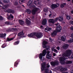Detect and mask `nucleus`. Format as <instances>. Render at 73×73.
Returning a JSON list of instances; mask_svg holds the SVG:
<instances>
[{
    "label": "nucleus",
    "mask_w": 73,
    "mask_h": 73,
    "mask_svg": "<svg viewBox=\"0 0 73 73\" xmlns=\"http://www.w3.org/2000/svg\"><path fill=\"white\" fill-rule=\"evenodd\" d=\"M48 44V42L47 41H43V43L42 44L43 48H46V50L44 49L42 51V54L43 55V56H45L46 55V53H47L46 50H48L50 48V46H49L46 45H47Z\"/></svg>",
    "instance_id": "nucleus-1"
},
{
    "label": "nucleus",
    "mask_w": 73,
    "mask_h": 73,
    "mask_svg": "<svg viewBox=\"0 0 73 73\" xmlns=\"http://www.w3.org/2000/svg\"><path fill=\"white\" fill-rule=\"evenodd\" d=\"M46 68V62H44L42 63V66L41 67V71L42 72H43L44 70H45V73H48V69H45Z\"/></svg>",
    "instance_id": "nucleus-2"
},
{
    "label": "nucleus",
    "mask_w": 73,
    "mask_h": 73,
    "mask_svg": "<svg viewBox=\"0 0 73 73\" xmlns=\"http://www.w3.org/2000/svg\"><path fill=\"white\" fill-rule=\"evenodd\" d=\"M65 60H66L65 58H63L62 57H59V60L60 64L62 65H64L65 64V62H64Z\"/></svg>",
    "instance_id": "nucleus-3"
},
{
    "label": "nucleus",
    "mask_w": 73,
    "mask_h": 73,
    "mask_svg": "<svg viewBox=\"0 0 73 73\" xmlns=\"http://www.w3.org/2000/svg\"><path fill=\"white\" fill-rule=\"evenodd\" d=\"M36 35V33H33L30 34H29L27 35V36L29 37H31L32 38H35Z\"/></svg>",
    "instance_id": "nucleus-4"
},
{
    "label": "nucleus",
    "mask_w": 73,
    "mask_h": 73,
    "mask_svg": "<svg viewBox=\"0 0 73 73\" xmlns=\"http://www.w3.org/2000/svg\"><path fill=\"white\" fill-rule=\"evenodd\" d=\"M56 29L57 32H60L62 30V27L60 25H58L56 27Z\"/></svg>",
    "instance_id": "nucleus-5"
},
{
    "label": "nucleus",
    "mask_w": 73,
    "mask_h": 73,
    "mask_svg": "<svg viewBox=\"0 0 73 73\" xmlns=\"http://www.w3.org/2000/svg\"><path fill=\"white\" fill-rule=\"evenodd\" d=\"M38 11V8H34L31 11V13L33 15H35L36 14V13Z\"/></svg>",
    "instance_id": "nucleus-6"
},
{
    "label": "nucleus",
    "mask_w": 73,
    "mask_h": 73,
    "mask_svg": "<svg viewBox=\"0 0 73 73\" xmlns=\"http://www.w3.org/2000/svg\"><path fill=\"white\" fill-rule=\"evenodd\" d=\"M35 36L38 38H40L42 37V34L41 33H36Z\"/></svg>",
    "instance_id": "nucleus-7"
},
{
    "label": "nucleus",
    "mask_w": 73,
    "mask_h": 73,
    "mask_svg": "<svg viewBox=\"0 0 73 73\" xmlns=\"http://www.w3.org/2000/svg\"><path fill=\"white\" fill-rule=\"evenodd\" d=\"M58 7L57 5L56 4H52L51 6V8L52 9H54L55 8H57Z\"/></svg>",
    "instance_id": "nucleus-8"
},
{
    "label": "nucleus",
    "mask_w": 73,
    "mask_h": 73,
    "mask_svg": "<svg viewBox=\"0 0 73 73\" xmlns=\"http://www.w3.org/2000/svg\"><path fill=\"white\" fill-rule=\"evenodd\" d=\"M14 18V17L12 15V14H10L7 17V19L8 20H11V19Z\"/></svg>",
    "instance_id": "nucleus-9"
},
{
    "label": "nucleus",
    "mask_w": 73,
    "mask_h": 73,
    "mask_svg": "<svg viewBox=\"0 0 73 73\" xmlns=\"http://www.w3.org/2000/svg\"><path fill=\"white\" fill-rule=\"evenodd\" d=\"M24 35V32L23 31H21L18 34V36L21 37L20 38H21V37H22V36Z\"/></svg>",
    "instance_id": "nucleus-10"
},
{
    "label": "nucleus",
    "mask_w": 73,
    "mask_h": 73,
    "mask_svg": "<svg viewBox=\"0 0 73 73\" xmlns=\"http://www.w3.org/2000/svg\"><path fill=\"white\" fill-rule=\"evenodd\" d=\"M6 11L7 12H8V13H15V12L14 10L11 9H9L6 10Z\"/></svg>",
    "instance_id": "nucleus-11"
},
{
    "label": "nucleus",
    "mask_w": 73,
    "mask_h": 73,
    "mask_svg": "<svg viewBox=\"0 0 73 73\" xmlns=\"http://www.w3.org/2000/svg\"><path fill=\"white\" fill-rule=\"evenodd\" d=\"M57 31H54L51 34V36H52V37H55V36L56 35V34H57Z\"/></svg>",
    "instance_id": "nucleus-12"
},
{
    "label": "nucleus",
    "mask_w": 73,
    "mask_h": 73,
    "mask_svg": "<svg viewBox=\"0 0 73 73\" xmlns=\"http://www.w3.org/2000/svg\"><path fill=\"white\" fill-rule=\"evenodd\" d=\"M18 21L21 25H23L24 24V21L22 20L19 19V20Z\"/></svg>",
    "instance_id": "nucleus-13"
},
{
    "label": "nucleus",
    "mask_w": 73,
    "mask_h": 73,
    "mask_svg": "<svg viewBox=\"0 0 73 73\" xmlns=\"http://www.w3.org/2000/svg\"><path fill=\"white\" fill-rule=\"evenodd\" d=\"M72 51L70 50H68L66 51V53L67 54L68 56H70L72 54Z\"/></svg>",
    "instance_id": "nucleus-14"
},
{
    "label": "nucleus",
    "mask_w": 73,
    "mask_h": 73,
    "mask_svg": "<svg viewBox=\"0 0 73 73\" xmlns=\"http://www.w3.org/2000/svg\"><path fill=\"white\" fill-rule=\"evenodd\" d=\"M69 46V44H65L63 45L62 48L64 49H66Z\"/></svg>",
    "instance_id": "nucleus-15"
},
{
    "label": "nucleus",
    "mask_w": 73,
    "mask_h": 73,
    "mask_svg": "<svg viewBox=\"0 0 73 73\" xmlns=\"http://www.w3.org/2000/svg\"><path fill=\"white\" fill-rule=\"evenodd\" d=\"M47 20L46 19H43L42 22V25H45L46 24Z\"/></svg>",
    "instance_id": "nucleus-16"
},
{
    "label": "nucleus",
    "mask_w": 73,
    "mask_h": 73,
    "mask_svg": "<svg viewBox=\"0 0 73 73\" xmlns=\"http://www.w3.org/2000/svg\"><path fill=\"white\" fill-rule=\"evenodd\" d=\"M20 62V60H18L17 61L15 62L14 63V66L17 67V65L19 64V62Z\"/></svg>",
    "instance_id": "nucleus-17"
},
{
    "label": "nucleus",
    "mask_w": 73,
    "mask_h": 73,
    "mask_svg": "<svg viewBox=\"0 0 73 73\" xmlns=\"http://www.w3.org/2000/svg\"><path fill=\"white\" fill-rule=\"evenodd\" d=\"M52 30V29L50 28H49L48 27H46V28L45 29V31L47 32L50 31H51Z\"/></svg>",
    "instance_id": "nucleus-18"
},
{
    "label": "nucleus",
    "mask_w": 73,
    "mask_h": 73,
    "mask_svg": "<svg viewBox=\"0 0 73 73\" xmlns=\"http://www.w3.org/2000/svg\"><path fill=\"white\" fill-rule=\"evenodd\" d=\"M26 23L28 25H30L31 24V21L28 20V19L26 20Z\"/></svg>",
    "instance_id": "nucleus-19"
},
{
    "label": "nucleus",
    "mask_w": 73,
    "mask_h": 73,
    "mask_svg": "<svg viewBox=\"0 0 73 73\" xmlns=\"http://www.w3.org/2000/svg\"><path fill=\"white\" fill-rule=\"evenodd\" d=\"M6 35H7V34L5 33L4 34H0V37L1 38H4V37H5Z\"/></svg>",
    "instance_id": "nucleus-20"
},
{
    "label": "nucleus",
    "mask_w": 73,
    "mask_h": 73,
    "mask_svg": "<svg viewBox=\"0 0 73 73\" xmlns=\"http://www.w3.org/2000/svg\"><path fill=\"white\" fill-rule=\"evenodd\" d=\"M62 56H63V57H63V58H65V57H68L69 56V55H68L67 54L64 53L63 54H62Z\"/></svg>",
    "instance_id": "nucleus-21"
},
{
    "label": "nucleus",
    "mask_w": 73,
    "mask_h": 73,
    "mask_svg": "<svg viewBox=\"0 0 73 73\" xmlns=\"http://www.w3.org/2000/svg\"><path fill=\"white\" fill-rule=\"evenodd\" d=\"M67 68H62L60 69V70L61 72H65V71H66L67 70Z\"/></svg>",
    "instance_id": "nucleus-22"
},
{
    "label": "nucleus",
    "mask_w": 73,
    "mask_h": 73,
    "mask_svg": "<svg viewBox=\"0 0 73 73\" xmlns=\"http://www.w3.org/2000/svg\"><path fill=\"white\" fill-rule=\"evenodd\" d=\"M49 22L50 23L54 24V20L53 19H51L49 20Z\"/></svg>",
    "instance_id": "nucleus-23"
},
{
    "label": "nucleus",
    "mask_w": 73,
    "mask_h": 73,
    "mask_svg": "<svg viewBox=\"0 0 73 73\" xmlns=\"http://www.w3.org/2000/svg\"><path fill=\"white\" fill-rule=\"evenodd\" d=\"M42 56H44L42 54V53H41L39 54V58H40V60H42Z\"/></svg>",
    "instance_id": "nucleus-24"
},
{
    "label": "nucleus",
    "mask_w": 73,
    "mask_h": 73,
    "mask_svg": "<svg viewBox=\"0 0 73 73\" xmlns=\"http://www.w3.org/2000/svg\"><path fill=\"white\" fill-rule=\"evenodd\" d=\"M66 4V3H63V4H60V7L61 8H64V7H65L64 5H65Z\"/></svg>",
    "instance_id": "nucleus-25"
},
{
    "label": "nucleus",
    "mask_w": 73,
    "mask_h": 73,
    "mask_svg": "<svg viewBox=\"0 0 73 73\" xmlns=\"http://www.w3.org/2000/svg\"><path fill=\"white\" fill-rule=\"evenodd\" d=\"M58 19L60 20V21H62L63 20V18L62 16H60L58 18Z\"/></svg>",
    "instance_id": "nucleus-26"
},
{
    "label": "nucleus",
    "mask_w": 73,
    "mask_h": 73,
    "mask_svg": "<svg viewBox=\"0 0 73 73\" xmlns=\"http://www.w3.org/2000/svg\"><path fill=\"white\" fill-rule=\"evenodd\" d=\"M66 64H72V61L68 60L66 62Z\"/></svg>",
    "instance_id": "nucleus-27"
},
{
    "label": "nucleus",
    "mask_w": 73,
    "mask_h": 73,
    "mask_svg": "<svg viewBox=\"0 0 73 73\" xmlns=\"http://www.w3.org/2000/svg\"><path fill=\"white\" fill-rule=\"evenodd\" d=\"M6 46H7V43H5L2 45L1 47L2 48H4Z\"/></svg>",
    "instance_id": "nucleus-28"
},
{
    "label": "nucleus",
    "mask_w": 73,
    "mask_h": 73,
    "mask_svg": "<svg viewBox=\"0 0 73 73\" xmlns=\"http://www.w3.org/2000/svg\"><path fill=\"white\" fill-rule=\"evenodd\" d=\"M46 56L47 58H48V59H49V58L51 57V56L50 55V54H47Z\"/></svg>",
    "instance_id": "nucleus-29"
},
{
    "label": "nucleus",
    "mask_w": 73,
    "mask_h": 73,
    "mask_svg": "<svg viewBox=\"0 0 73 73\" xmlns=\"http://www.w3.org/2000/svg\"><path fill=\"white\" fill-rule=\"evenodd\" d=\"M27 12L29 14H31V11L29 9H27L26 10Z\"/></svg>",
    "instance_id": "nucleus-30"
},
{
    "label": "nucleus",
    "mask_w": 73,
    "mask_h": 73,
    "mask_svg": "<svg viewBox=\"0 0 73 73\" xmlns=\"http://www.w3.org/2000/svg\"><path fill=\"white\" fill-rule=\"evenodd\" d=\"M65 36H62L61 37V40L62 41H65Z\"/></svg>",
    "instance_id": "nucleus-31"
},
{
    "label": "nucleus",
    "mask_w": 73,
    "mask_h": 73,
    "mask_svg": "<svg viewBox=\"0 0 73 73\" xmlns=\"http://www.w3.org/2000/svg\"><path fill=\"white\" fill-rule=\"evenodd\" d=\"M13 40V38H10L8 37L7 38V41H12V40Z\"/></svg>",
    "instance_id": "nucleus-32"
},
{
    "label": "nucleus",
    "mask_w": 73,
    "mask_h": 73,
    "mask_svg": "<svg viewBox=\"0 0 73 73\" xmlns=\"http://www.w3.org/2000/svg\"><path fill=\"white\" fill-rule=\"evenodd\" d=\"M19 42H20V41H19V40H18L16 42H15L14 43V45H18V44H19Z\"/></svg>",
    "instance_id": "nucleus-33"
},
{
    "label": "nucleus",
    "mask_w": 73,
    "mask_h": 73,
    "mask_svg": "<svg viewBox=\"0 0 73 73\" xmlns=\"http://www.w3.org/2000/svg\"><path fill=\"white\" fill-rule=\"evenodd\" d=\"M33 3V0H30L29 1V5L32 4Z\"/></svg>",
    "instance_id": "nucleus-34"
},
{
    "label": "nucleus",
    "mask_w": 73,
    "mask_h": 73,
    "mask_svg": "<svg viewBox=\"0 0 73 73\" xmlns=\"http://www.w3.org/2000/svg\"><path fill=\"white\" fill-rule=\"evenodd\" d=\"M3 1L5 3H8L9 2V1L8 0H3Z\"/></svg>",
    "instance_id": "nucleus-35"
},
{
    "label": "nucleus",
    "mask_w": 73,
    "mask_h": 73,
    "mask_svg": "<svg viewBox=\"0 0 73 73\" xmlns=\"http://www.w3.org/2000/svg\"><path fill=\"white\" fill-rule=\"evenodd\" d=\"M6 31L7 32H12V28L9 29H7L6 30Z\"/></svg>",
    "instance_id": "nucleus-36"
},
{
    "label": "nucleus",
    "mask_w": 73,
    "mask_h": 73,
    "mask_svg": "<svg viewBox=\"0 0 73 73\" xmlns=\"http://www.w3.org/2000/svg\"><path fill=\"white\" fill-rule=\"evenodd\" d=\"M66 19L68 20H70V17L68 15H67L66 16Z\"/></svg>",
    "instance_id": "nucleus-37"
},
{
    "label": "nucleus",
    "mask_w": 73,
    "mask_h": 73,
    "mask_svg": "<svg viewBox=\"0 0 73 73\" xmlns=\"http://www.w3.org/2000/svg\"><path fill=\"white\" fill-rule=\"evenodd\" d=\"M50 64L52 66H55V62H51Z\"/></svg>",
    "instance_id": "nucleus-38"
},
{
    "label": "nucleus",
    "mask_w": 73,
    "mask_h": 73,
    "mask_svg": "<svg viewBox=\"0 0 73 73\" xmlns=\"http://www.w3.org/2000/svg\"><path fill=\"white\" fill-rule=\"evenodd\" d=\"M5 24H6V25H9L10 24V22L9 21H7L5 22Z\"/></svg>",
    "instance_id": "nucleus-39"
},
{
    "label": "nucleus",
    "mask_w": 73,
    "mask_h": 73,
    "mask_svg": "<svg viewBox=\"0 0 73 73\" xmlns=\"http://www.w3.org/2000/svg\"><path fill=\"white\" fill-rule=\"evenodd\" d=\"M11 29L12 30V32L13 31H17V28H11Z\"/></svg>",
    "instance_id": "nucleus-40"
},
{
    "label": "nucleus",
    "mask_w": 73,
    "mask_h": 73,
    "mask_svg": "<svg viewBox=\"0 0 73 73\" xmlns=\"http://www.w3.org/2000/svg\"><path fill=\"white\" fill-rule=\"evenodd\" d=\"M68 42L71 43L72 42L73 40L72 39H71L68 40Z\"/></svg>",
    "instance_id": "nucleus-41"
},
{
    "label": "nucleus",
    "mask_w": 73,
    "mask_h": 73,
    "mask_svg": "<svg viewBox=\"0 0 73 73\" xmlns=\"http://www.w3.org/2000/svg\"><path fill=\"white\" fill-rule=\"evenodd\" d=\"M54 52L56 53H58V51H57V50H56V49H54Z\"/></svg>",
    "instance_id": "nucleus-42"
},
{
    "label": "nucleus",
    "mask_w": 73,
    "mask_h": 73,
    "mask_svg": "<svg viewBox=\"0 0 73 73\" xmlns=\"http://www.w3.org/2000/svg\"><path fill=\"white\" fill-rule=\"evenodd\" d=\"M14 4L15 5H18V2L16 1L14 3Z\"/></svg>",
    "instance_id": "nucleus-43"
},
{
    "label": "nucleus",
    "mask_w": 73,
    "mask_h": 73,
    "mask_svg": "<svg viewBox=\"0 0 73 73\" xmlns=\"http://www.w3.org/2000/svg\"><path fill=\"white\" fill-rule=\"evenodd\" d=\"M25 1V0H19V3L20 4H21V3H23V2H24V1Z\"/></svg>",
    "instance_id": "nucleus-44"
},
{
    "label": "nucleus",
    "mask_w": 73,
    "mask_h": 73,
    "mask_svg": "<svg viewBox=\"0 0 73 73\" xmlns=\"http://www.w3.org/2000/svg\"><path fill=\"white\" fill-rule=\"evenodd\" d=\"M3 17L0 15V20H3Z\"/></svg>",
    "instance_id": "nucleus-45"
},
{
    "label": "nucleus",
    "mask_w": 73,
    "mask_h": 73,
    "mask_svg": "<svg viewBox=\"0 0 73 73\" xmlns=\"http://www.w3.org/2000/svg\"><path fill=\"white\" fill-rule=\"evenodd\" d=\"M49 40L50 42H53V39L51 38H49Z\"/></svg>",
    "instance_id": "nucleus-46"
},
{
    "label": "nucleus",
    "mask_w": 73,
    "mask_h": 73,
    "mask_svg": "<svg viewBox=\"0 0 73 73\" xmlns=\"http://www.w3.org/2000/svg\"><path fill=\"white\" fill-rule=\"evenodd\" d=\"M60 47L59 46H58L56 48V49L58 50H60Z\"/></svg>",
    "instance_id": "nucleus-47"
},
{
    "label": "nucleus",
    "mask_w": 73,
    "mask_h": 73,
    "mask_svg": "<svg viewBox=\"0 0 73 73\" xmlns=\"http://www.w3.org/2000/svg\"><path fill=\"white\" fill-rule=\"evenodd\" d=\"M48 9L47 8L44 9V12H47V11H48Z\"/></svg>",
    "instance_id": "nucleus-48"
},
{
    "label": "nucleus",
    "mask_w": 73,
    "mask_h": 73,
    "mask_svg": "<svg viewBox=\"0 0 73 73\" xmlns=\"http://www.w3.org/2000/svg\"><path fill=\"white\" fill-rule=\"evenodd\" d=\"M55 65H58V63L57 62H55Z\"/></svg>",
    "instance_id": "nucleus-49"
},
{
    "label": "nucleus",
    "mask_w": 73,
    "mask_h": 73,
    "mask_svg": "<svg viewBox=\"0 0 73 73\" xmlns=\"http://www.w3.org/2000/svg\"><path fill=\"white\" fill-rule=\"evenodd\" d=\"M70 24H72V25H73V21H71L70 22Z\"/></svg>",
    "instance_id": "nucleus-50"
},
{
    "label": "nucleus",
    "mask_w": 73,
    "mask_h": 73,
    "mask_svg": "<svg viewBox=\"0 0 73 73\" xmlns=\"http://www.w3.org/2000/svg\"><path fill=\"white\" fill-rule=\"evenodd\" d=\"M58 20V18H56L55 20H54V22H56V21H57Z\"/></svg>",
    "instance_id": "nucleus-51"
},
{
    "label": "nucleus",
    "mask_w": 73,
    "mask_h": 73,
    "mask_svg": "<svg viewBox=\"0 0 73 73\" xmlns=\"http://www.w3.org/2000/svg\"><path fill=\"white\" fill-rule=\"evenodd\" d=\"M3 7H5V8H8V6L5 5L3 6Z\"/></svg>",
    "instance_id": "nucleus-52"
},
{
    "label": "nucleus",
    "mask_w": 73,
    "mask_h": 73,
    "mask_svg": "<svg viewBox=\"0 0 73 73\" xmlns=\"http://www.w3.org/2000/svg\"><path fill=\"white\" fill-rule=\"evenodd\" d=\"M0 5H3V3H2L1 2H0V7H1Z\"/></svg>",
    "instance_id": "nucleus-53"
},
{
    "label": "nucleus",
    "mask_w": 73,
    "mask_h": 73,
    "mask_svg": "<svg viewBox=\"0 0 73 73\" xmlns=\"http://www.w3.org/2000/svg\"><path fill=\"white\" fill-rule=\"evenodd\" d=\"M70 58L72 59H73V54L71 56Z\"/></svg>",
    "instance_id": "nucleus-54"
},
{
    "label": "nucleus",
    "mask_w": 73,
    "mask_h": 73,
    "mask_svg": "<svg viewBox=\"0 0 73 73\" xmlns=\"http://www.w3.org/2000/svg\"><path fill=\"white\" fill-rule=\"evenodd\" d=\"M71 37L73 38V33L71 34Z\"/></svg>",
    "instance_id": "nucleus-55"
},
{
    "label": "nucleus",
    "mask_w": 73,
    "mask_h": 73,
    "mask_svg": "<svg viewBox=\"0 0 73 73\" xmlns=\"http://www.w3.org/2000/svg\"><path fill=\"white\" fill-rule=\"evenodd\" d=\"M56 53H53V56H56Z\"/></svg>",
    "instance_id": "nucleus-56"
},
{
    "label": "nucleus",
    "mask_w": 73,
    "mask_h": 73,
    "mask_svg": "<svg viewBox=\"0 0 73 73\" xmlns=\"http://www.w3.org/2000/svg\"><path fill=\"white\" fill-rule=\"evenodd\" d=\"M49 53H50V51H47V54H50Z\"/></svg>",
    "instance_id": "nucleus-57"
},
{
    "label": "nucleus",
    "mask_w": 73,
    "mask_h": 73,
    "mask_svg": "<svg viewBox=\"0 0 73 73\" xmlns=\"http://www.w3.org/2000/svg\"><path fill=\"white\" fill-rule=\"evenodd\" d=\"M54 48H51V50H52V51H54Z\"/></svg>",
    "instance_id": "nucleus-58"
},
{
    "label": "nucleus",
    "mask_w": 73,
    "mask_h": 73,
    "mask_svg": "<svg viewBox=\"0 0 73 73\" xmlns=\"http://www.w3.org/2000/svg\"><path fill=\"white\" fill-rule=\"evenodd\" d=\"M49 67H50V65H48L46 66L47 68H49Z\"/></svg>",
    "instance_id": "nucleus-59"
},
{
    "label": "nucleus",
    "mask_w": 73,
    "mask_h": 73,
    "mask_svg": "<svg viewBox=\"0 0 73 73\" xmlns=\"http://www.w3.org/2000/svg\"><path fill=\"white\" fill-rule=\"evenodd\" d=\"M38 57V55H37L35 57V58H37Z\"/></svg>",
    "instance_id": "nucleus-60"
},
{
    "label": "nucleus",
    "mask_w": 73,
    "mask_h": 73,
    "mask_svg": "<svg viewBox=\"0 0 73 73\" xmlns=\"http://www.w3.org/2000/svg\"><path fill=\"white\" fill-rule=\"evenodd\" d=\"M40 28L41 29H43V26L42 25L40 26Z\"/></svg>",
    "instance_id": "nucleus-61"
},
{
    "label": "nucleus",
    "mask_w": 73,
    "mask_h": 73,
    "mask_svg": "<svg viewBox=\"0 0 73 73\" xmlns=\"http://www.w3.org/2000/svg\"><path fill=\"white\" fill-rule=\"evenodd\" d=\"M55 25H56V26H57V25L58 26V25H58V23L57 24L56 23L55 24Z\"/></svg>",
    "instance_id": "nucleus-62"
},
{
    "label": "nucleus",
    "mask_w": 73,
    "mask_h": 73,
    "mask_svg": "<svg viewBox=\"0 0 73 73\" xmlns=\"http://www.w3.org/2000/svg\"><path fill=\"white\" fill-rule=\"evenodd\" d=\"M71 13H72V14H73V11H71Z\"/></svg>",
    "instance_id": "nucleus-63"
},
{
    "label": "nucleus",
    "mask_w": 73,
    "mask_h": 73,
    "mask_svg": "<svg viewBox=\"0 0 73 73\" xmlns=\"http://www.w3.org/2000/svg\"><path fill=\"white\" fill-rule=\"evenodd\" d=\"M71 30H72L73 31V27H72L71 28Z\"/></svg>",
    "instance_id": "nucleus-64"
}]
</instances>
